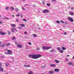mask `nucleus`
I'll list each match as a JSON object with an SVG mask.
<instances>
[{"instance_id": "nucleus-17", "label": "nucleus", "mask_w": 74, "mask_h": 74, "mask_svg": "<svg viewBox=\"0 0 74 74\" xmlns=\"http://www.w3.org/2000/svg\"><path fill=\"white\" fill-rule=\"evenodd\" d=\"M0 70L1 71H4V69H3L2 67H0Z\"/></svg>"}, {"instance_id": "nucleus-50", "label": "nucleus", "mask_w": 74, "mask_h": 74, "mask_svg": "<svg viewBox=\"0 0 74 74\" xmlns=\"http://www.w3.org/2000/svg\"><path fill=\"white\" fill-rule=\"evenodd\" d=\"M67 56L68 57H69V56H70V55H67Z\"/></svg>"}, {"instance_id": "nucleus-54", "label": "nucleus", "mask_w": 74, "mask_h": 74, "mask_svg": "<svg viewBox=\"0 0 74 74\" xmlns=\"http://www.w3.org/2000/svg\"><path fill=\"white\" fill-rule=\"evenodd\" d=\"M71 9L73 10V9H74V8H71Z\"/></svg>"}, {"instance_id": "nucleus-2", "label": "nucleus", "mask_w": 74, "mask_h": 74, "mask_svg": "<svg viewBox=\"0 0 74 74\" xmlns=\"http://www.w3.org/2000/svg\"><path fill=\"white\" fill-rule=\"evenodd\" d=\"M43 49L44 50H46L48 49H49L51 47V46H49V47H44L43 46Z\"/></svg>"}, {"instance_id": "nucleus-8", "label": "nucleus", "mask_w": 74, "mask_h": 74, "mask_svg": "<svg viewBox=\"0 0 74 74\" xmlns=\"http://www.w3.org/2000/svg\"><path fill=\"white\" fill-rule=\"evenodd\" d=\"M50 66L51 67H56V65L54 64H51Z\"/></svg>"}, {"instance_id": "nucleus-22", "label": "nucleus", "mask_w": 74, "mask_h": 74, "mask_svg": "<svg viewBox=\"0 0 74 74\" xmlns=\"http://www.w3.org/2000/svg\"><path fill=\"white\" fill-rule=\"evenodd\" d=\"M10 43H8L7 44L5 45V46H10Z\"/></svg>"}, {"instance_id": "nucleus-52", "label": "nucleus", "mask_w": 74, "mask_h": 74, "mask_svg": "<svg viewBox=\"0 0 74 74\" xmlns=\"http://www.w3.org/2000/svg\"><path fill=\"white\" fill-rule=\"evenodd\" d=\"M15 44L16 45H17V44H18V42H15Z\"/></svg>"}, {"instance_id": "nucleus-18", "label": "nucleus", "mask_w": 74, "mask_h": 74, "mask_svg": "<svg viewBox=\"0 0 74 74\" xmlns=\"http://www.w3.org/2000/svg\"><path fill=\"white\" fill-rule=\"evenodd\" d=\"M5 55H7L8 54L9 55H12V53H6V52H5Z\"/></svg>"}, {"instance_id": "nucleus-19", "label": "nucleus", "mask_w": 74, "mask_h": 74, "mask_svg": "<svg viewBox=\"0 0 74 74\" xmlns=\"http://www.w3.org/2000/svg\"><path fill=\"white\" fill-rule=\"evenodd\" d=\"M8 53H12V51H11V50H8Z\"/></svg>"}, {"instance_id": "nucleus-57", "label": "nucleus", "mask_w": 74, "mask_h": 74, "mask_svg": "<svg viewBox=\"0 0 74 74\" xmlns=\"http://www.w3.org/2000/svg\"><path fill=\"white\" fill-rule=\"evenodd\" d=\"M72 66H74V64H72Z\"/></svg>"}, {"instance_id": "nucleus-28", "label": "nucleus", "mask_w": 74, "mask_h": 74, "mask_svg": "<svg viewBox=\"0 0 74 74\" xmlns=\"http://www.w3.org/2000/svg\"><path fill=\"white\" fill-rule=\"evenodd\" d=\"M16 16H18V17L20 16V14H19V13H18L16 15Z\"/></svg>"}, {"instance_id": "nucleus-58", "label": "nucleus", "mask_w": 74, "mask_h": 74, "mask_svg": "<svg viewBox=\"0 0 74 74\" xmlns=\"http://www.w3.org/2000/svg\"><path fill=\"white\" fill-rule=\"evenodd\" d=\"M12 16H13V17H14V16H15L14 15H12Z\"/></svg>"}, {"instance_id": "nucleus-11", "label": "nucleus", "mask_w": 74, "mask_h": 74, "mask_svg": "<svg viewBox=\"0 0 74 74\" xmlns=\"http://www.w3.org/2000/svg\"><path fill=\"white\" fill-rule=\"evenodd\" d=\"M17 46L18 47V48H22V45L20 44L17 45Z\"/></svg>"}, {"instance_id": "nucleus-43", "label": "nucleus", "mask_w": 74, "mask_h": 74, "mask_svg": "<svg viewBox=\"0 0 74 74\" xmlns=\"http://www.w3.org/2000/svg\"><path fill=\"white\" fill-rule=\"evenodd\" d=\"M5 64L6 67H8V65H7V64H6L5 63Z\"/></svg>"}, {"instance_id": "nucleus-38", "label": "nucleus", "mask_w": 74, "mask_h": 74, "mask_svg": "<svg viewBox=\"0 0 74 74\" xmlns=\"http://www.w3.org/2000/svg\"><path fill=\"white\" fill-rule=\"evenodd\" d=\"M12 40H14V39H16V38H15V37H14L12 38Z\"/></svg>"}, {"instance_id": "nucleus-4", "label": "nucleus", "mask_w": 74, "mask_h": 74, "mask_svg": "<svg viewBox=\"0 0 74 74\" xmlns=\"http://www.w3.org/2000/svg\"><path fill=\"white\" fill-rule=\"evenodd\" d=\"M11 32L12 33H15V30L16 32H18V30L16 29L15 28H11Z\"/></svg>"}, {"instance_id": "nucleus-44", "label": "nucleus", "mask_w": 74, "mask_h": 74, "mask_svg": "<svg viewBox=\"0 0 74 74\" xmlns=\"http://www.w3.org/2000/svg\"><path fill=\"white\" fill-rule=\"evenodd\" d=\"M28 44L29 45H32V43L30 42H28Z\"/></svg>"}, {"instance_id": "nucleus-56", "label": "nucleus", "mask_w": 74, "mask_h": 74, "mask_svg": "<svg viewBox=\"0 0 74 74\" xmlns=\"http://www.w3.org/2000/svg\"><path fill=\"white\" fill-rule=\"evenodd\" d=\"M1 31H0V34H1Z\"/></svg>"}, {"instance_id": "nucleus-27", "label": "nucleus", "mask_w": 74, "mask_h": 74, "mask_svg": "<svg viewBox=\"0 0 74 74\" xmlns=\"http://www.w3.org/2000/svg\"><path fill=\"white\" fill-rule=\"evenodd\" d=\"M20 25H21L22 27H25V25L23 24H20Z\"/></svg>"}, {"instance_id": "nucleus-25", "label": "nucleus", "mask_w": 74, "mask_h": 74, "mask_svg": "<svg viewBox=\"0 0 74 74\" xmlns=\"http://www.w3.org/2000/svg\"><path fill=\"white\" fill-rule=\"evenodd\" d=\"M47 67V66L45 65H44V66H43V65H42L41 66V67L42 68H44V67Z\"/></svg>"}, {"instance_id": "nucleus-9", "label": "nucleus", "mask_w": 74, "mask_h": 74, "mask_svg": "<svg viewBox=\"0 0 74 74\" xmlns=\"http://www.w3.org/2000/svg\"><path fill=\"white\" fill-rule=\"evenodd\" d=\"M5 9L6 10H9L10 9V7L8 6H6L5 8Z\"/></svg>"}, {"instance_id": "nucleus-42", "label": "nucleus", "mask_w": 74, "mask_h": 74, "mask_svg": "<svg viewBox=\"0 0 74 74\" xmlns=\"http://www.w3.org/2000/svg\"><path fill=\"white\" fill-rule=\"evenodd\" d=\"M57 49L58 50V51L60 50V48L59 47H57Z\"/></svg>"}, {"instance_id": "nucleus-1", "label": "nucleus", "mask_w": 74, "mask_h": 74, "mask_svg": "<svg viewBox=\"0 0 74 74\" xmlns=\"http://www.w3.org/2000/svg\"><path fill=\"white\" fill-rule=\"evenodd\" d=\"M42 56L41 54L37 55L33 54L29 55L28 57H29L30 58L36 59H38V58H40Z\"/></svg>"}, {"instance_id": "nucleus-31", "label": "nucleus", "mask_w": 74, "mask_h": 74, "mask_svg": "<svg viewBox=\"0 0 74 74\" xmlns=\"http://www.w3.org/2000/svg\"><path fill=\"white\" fill-rule=\"evenodd\" d=\"M22 9L23 11H25V8L23 7H22Z\"/></svg>"}, {"instance_id": "nucleus-16", "label": "nucleus", "mask_w": 74, "mask_h": 74, "mask_svg": "<svg viewBox=\"0 0 74 74\" xmlns=\"http://www.w3.org/2000/svg\"><path fill=\"white\" fill-rule=\"evenodd\" d=\"M10 25H11L12 27H16V25H15L14 24H10Z\"/></svg>"}, {"instance_id": "nucleus-32", "label": "nucleus", "mask_w": 74, "mask_h": 74, "mask_svg": "<svg viewBox=\"0 0 74 74\" xmlns=\"http://www.w3.org/2000/svg\"><path fill=\"white\" fill-rule=\"evenodd\" d=\"M8 34H9V35H11V32H10V31H8Z\"/></svg>"}, {"instance_id": "nucleus-62", "label": "nucleus", "mask_w": 74, "mask_h": 74, "mask_svg": "<svg viewBox=\"0 0 74 74\" xmlns=\"http://www.w3.org/2000/svg\"><path fill=\"white\" fill-rule=\"evenodd\" d=\"M25 0H23V1H25Z\"/></svg>"}, {"instance_id": "nucleus-26", "label": "nucleus", "mask_w": 74, "mask_h": 74, "mask_svg": "<svg viewBox=\"0 0 74 74\" xmlns=\"http://www.w3.org/2000/svg\"><path fill=\"white\" fill-rule=\"evenodd\" d=\"M28 74H33V72H32V71H30L28 73Z\"/></svg>"}, {"instance_id": "nucleus-40", "label": "nucleus", "mask_w": 74, "mask_h": 74, "mask_svg": "<svg viewBox=\"0 0 74 74\" xmlns=\"http://www.w3.org/2000/svg\"><path fill=\"white\" fill-rule=\"evenodd\" d=\"M42 3L43 4H45V2L44 1H42Z\"/></svg>"}, {"instance_id": "nucleus-45", "label": "nucleus", "mask_w": 74, "mask_h": 74, "mask_svg": "<svg viewBox=\"0 0 74 74\" xmlns=\"http://www.w3.org/2000/svg\"><path fill=\"white\" fill-rule=\"evenodd\" d=\"M2 66V63H0V66Z\"/></svg>"}, {"instance_id": "nucleus-30", "label": "nucleus", "mask_w": 74, "mask_h": 74, "mask_svg": "<svg viewBox=\"0 0 74 74\" xmlns=\"http://www.w3.org/2000/svg\"><path fill=\"white\" fill-rule=\"evenodd\" d=\"M62 49L63 50H66V48L64 47H62Z\"/></svg>"}, {"instance_id": "nucleus-59", "label": "nucleus", "mask_w": 74, "mask_h": 74, "mask_svg": "<svg viewBox=\"0 0 74 74\" xmlns=\"http://www.w3.org/2000/svg\"><path fill=\"white\" fill-rule=\"evenodd\" d=\"M73 59L74 60V56H73Z\"/></svg>"}, {"instance_id": "nucleus-21", "label": "nucleus", "mask_w": 74, "mask_h": 74, "mask_svg": "<svg viewBox=\"0 0 74 74\" xmlns=\"http://www.w3.org/2000/svg\"><path fill=\"white\" fill-rule=\"evenodd\" d=\"M1 35H2V36H4V35H5V33L1 32Z\"/></svg>"}, {"instance_id": "nucleus-34", "label": "nucleus", "mask_w": 74, "mask_h": 74, "mask_svg": "<svg viewBox=\"0 0 74 74\" xmlns=\"http://www.w3.org/2000/svg\"><path fill=\"white\" fill-rule=\"evenodd\" d=\"M47 5L48 7H49V6H50V4L48 3H47Z\"/></svg>"}, {"instance_id": "nucleus-35", "label": "nucleus", "mask_w": 74, "mask_h": 74, "mask_svg": "<svg viewBox=\"0 0 74 74\" xmlns=\"http://www.w3.org/2000/svg\"><path fill=\"white\" fill-rule=\"evenodd\" d=\"M57 23H60V22H59V21H56Z\"/></svg>"}, {"instance_id": "nucleus-36", "label": "nucleus", "mask_w": 74, "mask_h": 74, "mask_svg": "<svg viewBox=\"0 0 74 74\" xmlns=\"http://www.w3.org/2000/svg\"><path fill=\"white\" fill-rule=\"evenodd\" d=\"M9 19V18H8L7 17H5V18L4 19Z\"/></svg>"}, {"instance_id": "nucleus-3", "label": "nucleus", "mask_w": 74, "mask_h": 74, "mask_svg": "<svg viewBox=\"0 0 74 74\" xmlns=\"http://www.w3.org/2000/svg\"><path fill=\"white\" fill-rule=\"evenodd\" d=\"M50 12L49 10L47 9H45L43 11V12L44 14L48 13V12Z\"/></svg>"}, {"instance_id": "nucleus-13", "label": "nucleus", "mask_w": 74, "mask_h": 74, "mask_svg": "<svg viewBox=\"0 0 74 74\" xmlns=\"http://www.w3.org/2000/svg\"><path fill=\"white\" fill-rule=\"evenodd\" d=\"M69 65H72V64H73V62H69V63H68Z\"/></svg>"}, {"instance_id": "nucleus-48", "label": "nucleus", "mask_w": 74, "mask_h": 74, "mask_svg": "<svg viewBox=\"0 0 74 74\" xmlns=\"http://www.w3.org/2000/svg\"><path fill=\"white\" fill-rule=\"evenodd\" d=\"M24 33L25 34H27V32H25Z\"/></svg>"}, {"instance_id": "nucleus-15", "label": "nucleus", "mask_w": 74, "mask_h": 74, "mask_svg": "<svg viewBox=\"0 0 74 74\" xmlns=\"http://www.w3.org/2000/svg\"><path fill=\"white\" fill-rule=\"evenodd\" d=\"M19 11V9L18 8H16L15 9V11L16 12H18Z\"/></svg>"}, {"instance_id": "nucleus-47", "label": "nucleus", "mask_w": 74, "mask_h": 74, "mask_svg": "<svg viewBox=\"0 0 74 74\" xmlns=\"http://www.w3.org/2000/svg\"><path fill=\"white\" fill-rule=\"evenodd\" d=\"M40 49V48H38L37 49V50H38V51Z\"/></svg>"}, {"instance_id": "nucleus-12", "label": "nucleus", "mask_w": 74, "mask_h": 74, "mask_svg": "<svg viewBox=\"0 0 74 74\" xmlns=\"http://www.w3.org/2000/svg\"><path fill=\"white\" fill-rule=\"evenodd\" d=\"M24 66L25 67H26V68L29 67H30V65H24Z\"/></svg>"}, {"instance_id": "nucleus-20", "label": "nucleus", "mask_w": 74, "mask_h": 74, "mask_svg": "<svg viewBox=\"0 0 74 74\" xmlns=\"http://www.w3.org/2000/svg\"><path fill=\"white\" fill-rule=\"evenodd\" d=\"M10 8L12 11H14V8L12 6L10 7Z\"/></svg>"}, {"instance_id": "nucleus-24", "label": "nucleus", "mask_w": 74, "mask_h": 74, "mask_svg": "<svg viewBox=\"0 0 74 74\" xmlns=\"http://www.w3.org/2000/svg\"><path fill=\"white\" fill-rule=\"evenodd\" d=\"M55 61L57 63H59V61H57L56 60H55Z\"/></svg>"}, {"instance_id": "nucleus-10", "label": "nucleus", "mask_w": 74, "mask_h": 74, "mask_svg": "<svg viewBox=\"0 0 74 74\" xmlns=\"http://www.w3.org/2000/svg\"><path fill=\"white\" fill-rule=\"evenodd\" d=\"M69 14L70 15H72V16H73L74 15V13H73V12H69Z\"/></svg>"}, {"instance_id": "nucleus-64", "label": "nucleus", "mask_w": 74, "mask_h": 74, "mask_svg": "<svg viewBox=\"0 0 74 74\" xmlns=\"http://www.w3.org/2000/svg\"><path fill=\"white\" fill-rule=\"evenodd\" d=\"M8 74V73H6V74Z\"/></svg>"}, {"instance_id": "nucleus-61", "label": "nucleus", "mask_w": 74, "mask_h": 74, "mask_svg": "<svg viewBox=\"0 0 74 74\" xmlns=\"http://www.w3.org/2000/svg\"><path fill=\"white\" fill-rule=\"evenodd\" d=\"M69 8H71V7L70 6H69Z\"/></svg>"}, {"instance_id": "nucleus-39", "label": "nucleus", "mask_w": 74, "mask_h": 74, "mask_svg": "<svg viewBox=\"0 0 74 74\" xmlns=\"http://www.w3.org/2000/svg\"><path fill=\"white\" fill-rule=\"evenodd\" d=\"M52 1H54V2H57V1H55V0H52Z\"/></svg>"}, {"instance_id": "nucleus-41", "label": "nucleus", "mask_w": 74, "mask_h": 74, "mask_svg": "<svg viewBox=\"0 0 74 74\" xmlns=\"http://www.w3.org/2000/svg\"><path fill=\"white\" fill-rule=\"evenodd\" d=\"M65 60H66V61H68L69 60V59H68V58H66L65 59Z\"/></svg>"}, {"instance_id": "nucleus-51", "label": "nucleus", "mask_w": 74, "mask_h": 74, "mask_svg": "<svg viewBox=\"0 0 74 74\" xmlns=\"http://www.w3.org/2000/svg\"><path fill=\"white\" fill-rule=\"evenodd\" d=\"M26 5H27V4L25 5V7H26Z\"/></svg>"}, {"instance_id": "nucleus-37", "label": "nucleus", "mask_w": 74, "mask_h": 74, "mask_svg": "<svg viewBox=\"0 0 74 74\" xmlns=\"http://www.w3.org/2000/svg\"><path fill=\"white\" fill-rule=\"evenodd\" d=\"M60 21H61V23H64V21H63L61 20Z\"/></svg>"}, {"instance_id": "nucleus-5", "label": "nucleus", "mask_w": 74, "mask_h": 74, "mask_svg": "<svg viewBox=\"0 0 74 74\" xmlns=\"http://www.w3.org/2000/svg\"><path fill=\"white\" fill-rule=\"evenodd\" d=\"M68 19L69 21L71 22H73V18H72L69 17L68 18Z\"/></svg>"}, {"instance_id": "nucleus-60", "label": "nucleus", "mask_w": 74, "mask_h": 74, "mask_svg": "<svg viewBox=\"0 0 74 74\" xmlns=\"http://www.w3.org/2000/svg\"><path fill=\"white\" fill-rule=\"evenodd\" d=\"M38 29H40L41 28H38Z\"/></svg>"}, {"instance_id": "nucleus-63", "label": "nucleus", "mask_w": 74, "mask_h": 74, "mask_svg": "<svg viewBox=\"0 0 74 74\" xmlns=\"http://www.w3.org/2000/svg\"><path fill=\"white\" fill-rule=\"evenodd\" d=\"M73 32H74V30H73Z\"/></svg>"}, {"instance_id": "nucleus-14", "label": "nucleus", "mask_w": 74, "mask_h": 74, "mask_svg": "<svg viewBox=\"0 0 74 74\" xmlns=\"http://www.w3.org/2000/svg\"><path fill=\"white\" fill-rule=\"evenodd\" d=\"M0 47H5V45L3 44H2V45H0Z\"/></svg>"}, {"instance_id": "nucleus-29", "label": "nucleus", "mask_w": 74, "mask_h": 74, "mask_svg": "<svg viewBox=\"0 0 74 74\" xmlns=\"http://www.w3.org/2000/svg\"><path fill=\"white\" fill-rule=\"evenodd\" d=\"M32 35H33L34 37H37V34H33Z\"/></svg>"}, {"instance_id": "nucleus-55", "label": "nucleus", "mask_w": 74, "mask_h": 74, "mask_svg": "<svg viewBox=\"0 0 74 74\" xmlns=\"http://www.w3.org/2000/svg\"><path fill=\"white\" fill-rule=\"evenodd\" d=\"M1 23H2V22L0 21V24H1Z\"/></svg>"}, {"instance_id": "nucleus-46", "label": "nucleus", "mask_w": 74, "mask_h": 74, "mask_svg": "<svg viewBox=\"0 0 74 74\" xmlns=\"http://www.w3.org/2000/svg\"><path fill=\"white\" fill-rule=\"evenodd\" d=\"M16 22H18V19H16Z\"/></svg>"}, {"instance_id": "nucleus-23", "label": "nucleus", "mask_w": 74, "mask_h": 74, "mask_svg": "<svg viewBox=\"0 0 74 74\" xmlns=\"http://www.w3.org/2000/svg\"><path fill=\"white\" fill-rule=\"evenodd\" d=\"M63 50H60L59 51V52L61 53H63Z\"/></svg>"}, {"instance_id": "nucleus-33", "label": "nucleus", "mask_w": 74, "mask_h": 74, "mask_svg": "<svg viewBox=\"0 0 74 74\" xmlns=\"http://www.w3.org/2000/svg\"><path fill=\"white\" fill-rule=\"evenodd\" d=\"M23 21H24V22H27V20L26 19H23Z\"/></svg>"}, {"instance_id": "nucleus-49", "label": "nucleus", "mask_w": 74, "mask_h": 74, "mask_svg": "<svg viewBox=\"0 0 74 74\" xmlns=\"http://www.w3.org/2000/svg\"><path fill=\"white\" fill-rule=\"evenodd\" d=\"M0 44H2V42L1 41H0Z\"/></svg>"}, {"instance_id": "nucleus-53", "label": "nucleus", "mask_w": 74, "mask_h": 74, "mask_svg": "<svg viewBox=\"0 0 74 74\" xmlns=\"http://www.w3.org/2000/svg\"><path fill=\"white\" fill-rule=\"evenodd\" d=\"M64 34L65 35H66V32H65V33H64Z\"/></svg>"}, {"instance_id": "nucleus-6", "label": "nucleus", "mask_w": 74, "mask_h": 74, "mask_svg": "<svg viewBox=\"0 0 74 74\" xmlns=\"http://www.w3.org/2000/svg\"><path fill=\"white\" fill-rule=\"evenodd\" d=\"M54 71H55V72H59V71H60V70H59V69L58 68H56L54 69Z\"/></svg>"}, {"instance_id": "nucleus-7", "label": "nucleus", "mask_w": 74, "mask_h": 74, "mask_svg": "<svg viewBox=\"0 0 74 74\" xmlns=\"http://www.w3.org/2000/svg\"><path fill=\"white\" fill-rule=\"evenodd\" d=\"M49 74H53L54 73V71H53L51 70L49 71Z\"/></svg>"}]
</instances>
